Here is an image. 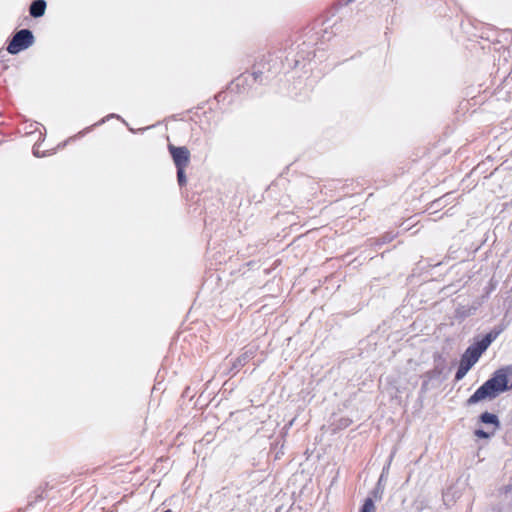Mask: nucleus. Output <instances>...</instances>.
Instances as JSON below:
<instances>
[{
  "mask_svg": "<svg viewBox=\"0 0 512 512\" xmlns=\"http://www.w3.org/2000/svg\"><path fill=\"white\" fill-rule=\"evenodd\" d=\"M500 330H492L487 333L481 340L470 345L467 349L481 357V355L488 349L491 343L496 340L500 334Z\"/></svg>",
  "mask_w": 512,
  "mask_h": 512,
  "instance_id": "39448f33",
  "label": "nucleus"
},
{
  "mask_svg": "<svg viewBox=\"0 0 512 512\" xmlns=\"http://www.w3.org/2000/svg\"><path fill=\"white\" fill-rule=\"evenodd\" d=\"M495 432V429L492 431V432H487L483 429H477L475 430V436H477L478 438H484V439H487V438H490Z\"/></svg>",
  "mask_w": 512,
  "mask_h": 512,
  "instance_id": "ddd939ff",
  "label": "nucleus"
},
{
  "mask_svg": "<svg viewBox=\"0 0 512 512\" xmlns=\"http://www.w3.org/2000/svg\"><path fill=\"white\" fill-rule=\"evenodd\" d=\"M375 504L371 498H366L360 512H375Z\"/></svg>",
  "mask_w": 512,
  "mask_h": 512,
  "instance_id": "9b49d317",
  "label": "nucleus"
},
{
  "mask_svg": "<svg viewBox=\"0 0 512 512\" xmlns=\"http://www.w3.org/2000/svg\"><path fill=\"white\" fill-rule=\"evenodd\" d=\"M110 118H117V119H120V116L117 115V114H110L108 115L107 117L103 118L102 120H100L98 123H96V125H100V124H103L106 122V120L110 119Z\"/></svg>",
  "mask_w": 512,
  "mask_h": 512,
  "instance_id": "2eb2a0df",
  "label": "nucleus"
},
{
  "mask_svg": "<svg viewBox=\"0 0 512 512\" xmlns=\"http://www.w3.org/2000/svg\"><path fill=\"white\" fill-rule=\"evenodd\" d=\"M34 43L33 33L29 29H21L16 32L7 46V51L12 54L28 49Z\"/></svg>",
  "mask_w": 512,
  "mask_h": 512,
  "instance_id": "f03ea898",
  "label": "nucleus"
},
{
  "mask_svg": "<svg viewBox=\"0 0 512 512\" xmlns=\"http://www.w3.org/2000/svg\"><path fill=\"white\" fill-rule=\"evenodd\" d=\"M177 169V180L180 186L186 184V176H185V168H176Z\"/></svg>",
  "mask_w": 512,
  "mask_h": 512,
  "instance_id": "f8f14e48",
  "label": "nucleus"
},
{
  "mask_svg": "<svg viewBox=\"0 0 512 512\" xmlns=\"http://www.w3.org/2000/svg\"><path fill=\"white\" fill-rule=\"evenodd\" d=\"M509 389H512V365L496 370L493 376L468 398L467 404L474 405L482 400H492Z\"/></svg>",
  "mask_w": 512,
  "mask_h": 512,
  "instance_id": "f257e3e1",
  "label": "nucleus"
},
{
  "mask_svg": "<svg viewBox=\"0 0 512 512\" xmlns=\"http://www.w3.org/2000/svg\"><path fill=\"white\" fill-rule=\"evenodd\" d=\"M351 1H352V0H346V2H347V3H348V2H351Z\"/></svg>",
  "mask_w": 512,
  "mask_h": 512,
  "instance_id": "a211bd4d",
  "label": "nucleus"
},
{
  "mask_svg": "<svg viewBox=\"0 0 512 512\" xmlns=\"http://www.w3.org/2000/svg\"><path fill=\"white\" fill-rule=\"evenodd\" d=\"M500 330H492L487 333L481 340L470 345L467 349L481 357V355L488 349L491 343L496 340L500 334Z\"/></svg>",
  "mask_w": 512,
  "mask_h": 512,
  "instance_id": "423d86ee",
  "label": "nucleus"
},
{
  "mask_svg": "<svg viewBox=\"0 0 512 512\" xmlns=\"http://www.w3.org/2000/svg\"><path fill=\"white\" fill-rule=\"evenodd\" d=\"M163 512H171V510H165V511H163Z\"/></svg>",
  "mask_w": 512,
  "mask_h": 512,
  "instance_id": "f3484780",
  "label": "nucleus"
},
{
  "mask_svg": "<svg viewBox=\"0 0 512 512\" xmlns=\"http://www.w3.org/2000/svg\"><path fill=\"white\" fill-rule=\"evenodd\" d=\"M480 421L485 424H491L494 425V429H498L500 426V421L498 417L495 414L484 412L480 416Z\"/></svg>",
  "mask_w": 512,
  "mask_h": 512,
  "instance_id": "9d476101",
  "label": "nucleus"
},
{
  "mask_svg": "<svg viewBox=\"0 0 512 512\" xmlns=\"http://www.w3.org/2000/svg\"><path fill=\"white\" fill-rule=\"evenodd\" d=\"M33 154H34L35 156H37V157H39V156H40V155H39V151H37L36 149H33Z\"/></svg>",
  "mask_w": 512,
  "mask_h": 512,
  "instance_id": "dca6fc26",
  "label": "nucleus"
},
{
  "mask_svg": "<svg viewBox=\"0 0 512 512\" xmlns=\"http://www.w3.org/2000/svg\"><path fill=\"white\" fill-rule=\"evenodd\" d=\"M394 454H395V453L393 452V453L390 455V457H389V461H388L387 465L383 468L381 478L383 477V475H384L385 473H387V472H388V470H389V468H390V465H391V462H392V459H393V457H394Z\"/></svg>",
  "mask_w": 512,
  "mask_h": 512,
  "instance_id": "4468645a",
  "label": "nucleus"
},
{
  "mask_svg": "<svg viewBox=\"0 0 512 512\" xmlns=\"http://www.w3.org/2000/svg\"><path fill=\"white\" fill-rule=\"evenodd\" d=\"M254 356L253 351H245L242 353L233 363L232 369L239 370L241 367H243L250 359H252Z\"/></svg>",
  "mask_w": 512,
  "mask_h": 512,
  "instance_id": "1a4fd4ad",
  "label": "nucleus"
},
{
  "mask_svg": "<svg viewBox=\"0 0 512 512\" xmlns=\"http://www.w3.org/2000/svg\"><path fill=\"white\" fill-rule=\"evenodd\" d=\"M46 10L45 0H34L29 8L30 15L34 18H38L44 15Z\"/></svg>",
  "mask_w": 512,
  "mask_h": 512,
  "instance_id": "0eeeda50",
  "label": "nucleus"
},
{
  "mask_svg": "<svg viewBox=\"0 0 512 512\" xmlns=\"http://www.w3.org/2000/svg\"><path fill=\"white\" fill-rule=\"evenodd\" d=\"M261 76H262L261 71H254L252 73L242 74L236 78L235 85L237 87H240V86H243L245 83H247L250 80L256 82L261 78Z\"/></svg>",
  "mask_w": 512,
  "mask_h": 512,
  "instance_id": "6e6552de",
  "label": "nucleus"
},
{
  "mask_svg": "<svg viewBox=\"0 0 512 512\" xmlns=\"http://www.w3.org/2000/svg\"><path fill=\"white\" fill-rule=\"evenodd\" d=\"M479 358L478 355L466 349L461 356L459 367L455 374V380L459 381L464 378L468 371L477 363Z\"/></svg>",
  "mask_w": 512,
  "mask_h": 512,
  "instance_id": "7ed1b4c3",
  "label": "nucleus"
},
{
  "mask_svg": "<svg viewBox=\"0 0 512 512\" xmlns=\"http://www.w3.org/2000/svg\"><path fill=\"white\" fill-rule=\"evenodd\" d=\"M168 150L176 168H186L188 166L190 162V152L187 147H176L172 144H169Z\"/></svg>",
  "mask_w": 512,
  "mask_h": 512,
  "instance_id": "20e7f679",
  "label": "nucleus"
}]
</instances>
